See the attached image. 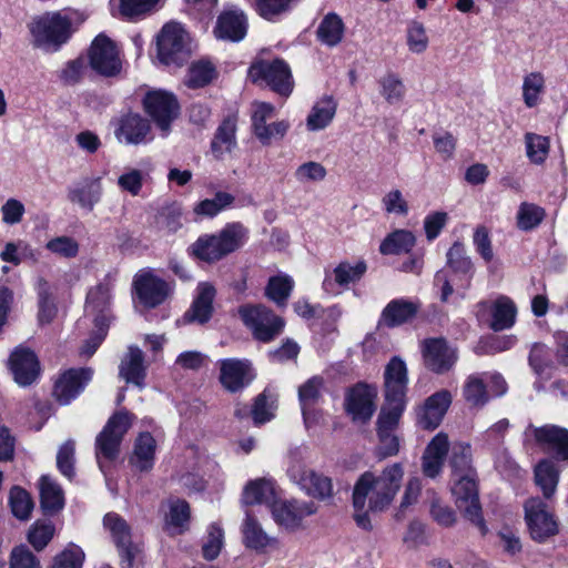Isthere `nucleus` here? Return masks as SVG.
Segmentation results:
<instances>
[{"mask_svg":"<svg viewBox=\"0 0 568 568\" xmlns=\"http://www.w3.org/2000/svg\"><path fill=\"white\" fill-rule=\"evenodd\" d=\"M33 43L48 51L58 50L72 34V21L60 12L36 17L29 24Z\"/></svg>","mask_w":568,"mask_h":568,"instance_id":"nucleus-4","label":"nucleus"},{"mask_svg":"<svg viewBox=\"0 0 568 568\" xmlns=\"http://www.w3.org/2000/svg\"><path fill=\"white\" fill-rule=\"evenodd\" d=\"M274 520L286 529L298 528L302 520L316 511L313 503L292 500H276L271 505Z\"/></svg>","mask_w":568,"mask_h":568,"instance_id":"nucleus-18","label":"nucleus"},{"mask_svg":"<svg viewBox=\"0 0 568 568\" xmlns=\"http://www.w3.org/2000/svg\"><path fill=\"white\" fill-rule=\"evenodd\" d=\"M87 71V60L79 57L74 60H70L59 71V79L65 85L78 84Z\"/></svg>","mask_w":568,"mask_h":568,"instance_id":"nucleus-60","label":"nucleus"},{"mask_svg":"<svg viewBox=\"0 0 568 568\" xmlns=\"http://www.w3.org/2000/svg\"><path fill=\"white\" fill-rule=\"evenodd\" d=\"M287 474L293 481L298 484L306 493L318 499H327L333 495L332 479L314 470L303 468L297 464L288 467Z\"/></svg>","mask_w":568,"mask_h":568,"instance_id":"nucleus-19","label":"nucleus"},{"mask_svg":"<svg viewBox=\"0 0 568 568\" xmlns=\"http://www.w3.org/2000/svg\"><path fill=\"white\" fill-rule=\"evenodd\" d=\"M463 275L462 273H450L445 270H440L435 274L434 284L440 288V300L442 302H447L449 296L456 292L460 295V297L466 296V292L471 286L469 283L466 287L462 286L463 284Z\"/></svg>","mask_w":568,"mask_h":568,"instance_id":"nucleus-42","label":"nucleus"},{"mask_svg":"<svg viewBox=\"0 0 568 568\" xmlns=\"http://www.w3.org/2000/svg\"><path fill=\"white\" fill-rule=\"evenodd\" d=\"M377 388L375 386L357 383L347 389L344 399L345 412L355 423H367L376 410Z\"/></svg>","mask_w":568,"mask_h":568,"instance_id":"nucleus-11","label":"nucleus"},{"mask_svg":"<svg viewBox=\"0 0 568 568\" xmlns=\"http://www.w3.org/2000/svg\"><path fill=\"white\" fill-rule=\"evenodd\" d=\"M10 371L20 386L31 385L40 375V363L33 351L18 346L9 357Z\"/></svg>","mask_w":568,"mask_h":568,"instance_id":"nucleus-15","label":"nucleus"},{"mask_svg":"<svg viewBox=\"0 0 568 568\" xmlns=\"http://www.w3.org/2000/svg\"><path fill=\"white\" fill-rule=\"evenodd\" d=\"M248 75L253 82L264 81L276 93L287 97L293 90V81L288 64L276 59L272 62L260 61L251 65Z\"/></svg>","mask_w":568,"mask_h":568,"instance_id":"nucleus-9","label":"nucleus"},{"mask_svg":"<svg viewBox=\"0 0 568 568\" xmlns=\"http://www.w3.org/2000/svg\"><path fill=\"white\" fill-rule=\"evenodd\" d=\"M133 287L140 302L148 307L162 304L170 294L169 284L150 270H142L134 276Z\"/></svg>","mask_w":568,"mask_h":568,"instance_id":"nucleus-14","label":"nucleus"},{"mask_svg":"<svg viewBox=\"0 0 568 568\" xmlns=\"http://www.w3.org/2000/svg\"><path fill=\"white\" fill-rule=\"evenodd\" d=\"M450 404L452 395L448 390L443 389L433 394L426 399L418 414V425L424 429H435L439 426Z\"/></svg>","mask_w":568,"mask_h":568,"instance_id":"nucleus-28","label":"nucleus"},{"mask_svg":"<svg viewBox=\"0 0 568 568\" xmlns=\"http://www.w3.org/2000/svg\"><path fill=\"white\" fill-rule=\"evenodd\" d=\"M143 105L155 125L163 132V135H168L171 123L180 113V104L176 98L166 91H151L144 97Z\"/></svg>","mask_w":568,"mask_h":568,"instance_id":"nucleus-10","label":"nucleus"},{"mask_svg":"<svg viewBox=\"0 0 568 568\" xmlns=\"http://www.w3.org/2000/svg\"><path fill=\"white\" fill-rule=\"evenodd\" d=\"M214 77V67L210 62L199 61L193 63L185 80L189 88L196 89L209 84Z\"/></svg>","mask_w":568,"mask_h":568,"instance_id":"nucleus-56","label":"nucleus"},{"mask_svg":"<svg viewBox=\"0 0 568 568\" xmlns=\"http://www.w3.org/2000/svg\"><path fill=\"white\" fill-rule=\"evenodd\" d=\"M9 505L12 514L19 519H28L33 508L30 495L23 488L14 486L10 490Z\"/></svg>","mask_w":568,"mask_h":568,"instance_id":"nucleus-54","label":"nucleus"},{"mask_svg":"<svg viewBox=\"0 0 568 568\" xmlns=\"http://www.w3.org/2000/svg\"><path fill=\"white\" fill-rule=\"evenodd\" d=\"M408 372L405 362L394 356L384 371V398L381 409L404 412L406 407V392Z\"/></svg>","mask_w":568,"mask_h":568,"instance_id":"nucleus-6","label":"nucleus"},{"mask_svg":"<svg viewBox=\"0 0 568 568\" xmlns=\"http://www.w3.org/2000/svg\"><path fill=\"white\" fill-rule=\"evenodd\" d=\"M255 375L247 359L226 358L220 361V382L225 389L235 393L246 387Z\"/></svg>","mask_w":568,"mask_h":568,"instance_id":"nucleus-17","label":"nucleus"},{"mask_svg":"<svg viewBox=\"0 0 568 568\" xmlns=\"http://www.w3.org/2000/svg\"><path fill=\"white\" fill-rule=\"evenodd\" d=\"M151 125L149 121L138 113H129L121 118L115 130V136L120 142L138 145L146 143L150 136Z\"/></svg>","mask_w":568,"mask_h":568,"instance_id":"nucleus-26","label":"nucleus"},{"mask_svg":"<svg viewBox=\"0 0 568 568\" xmlns=\"http://www.w3.org/2000/svg\"><path fill=\"white\" fill-rule=\"evenodd\" d=\"M119 376L128 384H133L141 389L144 387L146 367L144 365V354L138 346L131 345L128 347V352L119 366Z\"/></svg>","mask_w":568,"mask_h":568,"instance_id":"nucleus-29","label":"nucleus"},{"mask_svg":"<svg viewBox=\"0 0 568 568\" xmlns=\"http://www.w3.org/2000/svg\"><path fill=\"white\" fill-rule=\"evenodd\" d=\"M88 59L91 69L102 77H114L122 68L115 44L104 34L95 37L89 49Z\"/></svg>","mask_w":568,"mask_h":568,"instance_id":"nucleus-12","label":"nucleus"},{"mask_svg":"<svg viewBox=\"0 0 568 568\" xmlns=\"http://www.w3.org/2000/svg\"><path fill=\"white\" fill-rule=\"evenodd\" d=\"M156 443L150 433H142L135 440L130 464L140 471H149L154 465Z\"/></svg>","mask_w":568,"mask_h":568,"instance_id":"nucleus-34","label":"nucleus"},{"mask_svg":"<svg viewBox=\"0 0 568 568\" xmlns=\"http://www.w3.org/2000/svg\"><path fill=\"white\" fill-rule=\"evenodd\" d=\"M534 436L537 443L555 454L557 460L568 463V429L556 425H545L534 428Z\"/></svg>","mask_w":568,"mask_h":568,"instance_id":"nucleus-27","label":"nucleus"},{"mask_svg":"<svg viewBox=\"0 0 568 568\" xmlns=\"http://www.w3.org/2000/svg\"><path fill=\"white\" fill-rule=\"evenodd\" d=\"M404 412L381 409L376 425L378 445L376 457L379 460L398 455L400 448L399 437L395 430Z\"/></svg>","mask_w":568,"mask_h":568,"instance_id":"nucleus-13","label":"nucleus"},{"mask_svg":"<svg viewBox=\"0 0 568 568\" xmlns=\"http://www.w3.org/2000/svg\"><path fill=\"white\" fill-rule=\"evenodd\" d=\"M92 368H70L65 371L54 384L53 395L61 405H68L74 399L91 381Z\"/></svg>","mask_w":568,"mask_h":568,"instance_id":"nucleus-16","label":"nucleus"},{"mask_svg":"<svg viewBox=\"0 0 568 568\" xmlns=\"http://www.w3.org/2000/svg\"><path fill=\"white\" fill-rule=\"evenodd\" d=\"M423 355L426 367L438 374L449 371L457 359L455 349L443 338L426 341Z\"/></svg>","mask_w":568,"mask_h":568,"instance_id":"nucleus-24","label":"nucleus"},{"mask_svg":"<svg viewBox=\"0 0 568 568\" xmlns=\"http://www.w3.org/2000/svg\"><path fill=\"white\" fill-rule=\"evenodd\" d=\"M45 248L51 253L62 257L72 258L79 253V244L69 236H57L45 244Z\"/></svg>","mask_w":568,"mask_h":568,"instance_id":"nucleus-64","label":"nucleus"},{"mask_svg":"<svg viewBox=\"0 0 568 568\" xmlns=\"http://www.w3.org/2000/svg\"><path fill=\"white\" fill-rule=\"evenodd\" d=\"M112 290L113 278L111 275H106L103 282L88 292L85 311L95 314V316H105L104 312L110 306Z\"/></svg>","mask_w":568,"mask_h":568,"instance_id":"nucleus-36","label":"nucleus"},{"mask_svg":"<svg viewBox=\"0 0 568 568\" xmlns=\"http://www.w3.org/2000/svg\"><path fill=\"white\" fill-rule=\"evenodd\" d=\"M247 235L248 231L242 223H229L216 234L200 236L191 250L202 261L216 262L243 246Z\"/></svg>","mask_w":568,"mask_h":568,"instance_id":"nucleus-2","label":"nucleus"},{"mask_svg":"<svg viewBox=\"0 0 568 568\" xmlns=\"http://www.w3.org/2000/svg\"><path fill=\"white\" fill-rule=\"evenodd\" d=\"M535 481L545 498H551L559 481V469L549 459H542L535 467Z\"/></svg>","mask_w":568,"mask_h":568,"instance_id":"nucleus-40","label":"nucleus"},{"mask_svg":"<svg viewBox=\"0 0 568 568\" xmlns=\"http://www.w3.org/2000/svg\"><path fill=\"white\" fill-rule=\"evenodd\" d=\"M323 386L324 379L321 376H313L298 388V400L306 424L310 422L311 409L321 398Z\"/></svg>","mask_w":568,"mask_h":568,"instance_id":"nucleus-39","label":"nucleus"},{"mask_svg":"<svg viewBox=\"0 0 568 568\" xmlns=\"http://www.w3.org/2000/svg\"><path fill=\"white\" fill-rule=\"evenodd\" d=\"M545 212L541 207L531 203H521L517 212V226L523 231H529L538 226Z\"/></svg>","mask_w":568,"mask_h":568,"instance_id":"nucleus-58","label":"nucleus"},{"mask_svg":"<svg viewBox=\"0 0 568 568\" xmlns=\"http://www.w3.org/2000/svg\"><path fill=\"white\" fill-rule=\"evenodd\" d=\"M420 304L417 301L405 298L392 300L383 310L381 321L387 327L400 326L412 321L419 311Z\"/></svg>","mask_w":568,"mask_h":568,"instance_id":"nucleus-30","label":"nucleus"},{"mask_svg":"<svg viewBox=\"0 0 568 568\" xmlns=\"http://www.w3.org/2000/svg\"><path fill=\"white\" fill-rule=\"evenodd\" d=\"M273 501H275V488L272 480L257 478L245 485L242 494L244 505L273 504Z\"/></svg>","mask_w":568,"mask_h":568,"instance_id":"nucleus-37","label":"nucleus"},{"mask_svg":"<svg viewBox=\"0 0 568 568\" xmlns=\"http://www.w3.org/2000/svg\"><path fill=\"white\" fill-rule=\"evenodd\" d=\"M344 22L336 13H327L321 21L316 34L318 40L327 47L337 45L344 36Z\"/></svg>","mask_w":568,"mask_h":568,"instance_id":"nucleus-41","label":"nucleus"},{"mask_svg":"<svg viewBox=\"0 0 568 568\" xmlns=\"http://www.w3.org/2000/svg\"><path fill=\"white\" fill-rule=\"evenodd\" d=\"M216 295L215 287L209 282H201L196 287V295L190 308L183 315V322L186 324L207 323L213 314V301Z\"/></svg>","mask_w":568,"mask_h":568,"instance_id":"nucleus-22","label":"nucleus"},{"mask_svg":"<svg viewBox=\"0 0 568 568\" xmlns=\"http://www.w3.org/2000/svg\"><path fill=\"white\" fill-rule=\"evenodd\" d=\"M463 396L469 405L475 407H481L488 402V392L479 375L474 374L467 377L463 387Z\"/></svg>","mask_w":568,"mask_h":568,"instance_id":"nucleus-47","label":"nucleus"},{"mask_svg":"<svg viewBox=\"0 0 568 568\" xmlns=\"http://www.w3.org/2000/svg\"><path fill=\"white\" fill-rule=\"evenodd\" d=\"M40 504L45 514H55L64 507V493L50 476L43 475L39 480Z\"/></svg>","mask_w":568,"mask_h":568,"instance_id":"nucleus-33","label":"nucleus"},{"mask_svg":"<svg viewBox=\"0 0 568 568\" xmlns=\"http://www.w3.org/2000/svg\"><path fill=\"white\" fill-rule=\"evenodd\" d=\"M454 484L452 494L455 497L456 506L464 513V516L485 530V523L481 516V507L478 497L477 474H460L453 476Z\"/></svg>","mask_w":568,"mask_h":568,"instance_id":"nucleus-8","label":"nucleus"},{"mask_svg":"<svg viewBox=\"0 0 568 568\" xmlns=\"http://www.w3.org/2000/svg\"><path fill=\"white\" fill-rule=\"evenodd\" d=\"M239 315L253 337L262 343L274 341L284 329V320L265 305H242Z\"/></svg>","mask_w":568,"mask_h":568,"instance_id":"nucleus-5","label":"nucleus"},{"mask_svg":"<svg viewBox=\"0 0 568 568\" xmlns=\"http://www.w3.org/2000/svg\"><path fill=\"white\" fill-rule=\"evenodd\" d=\"M367 270L366 263L361 261L355 265L348 262L339 263L331 273H326L323 288L329 294H339L348 288L349 284L358 282Z\"/></svg>","mask_w":568,"mask_h":568,"instance_id":"nucleus-20","label":"nucleus"},{"mask_svg":"<svg viewBox=\"0 0 568 568\" xmlns=\"http://www.w3.org/2000/svg\"><path fill=\"white\" fill-rule=\"evenodd\" d=\"M235 197L227 192H217L213 199L199 202L193 212L200 217H214L226 207L231 206Z\"/></svg>","mask_w":568,"mask_h":568,"instance_id":"nucleus-45","label":"nucleus"},{"mask_svg":"<svg viewBox=\"0 0 568 568\" xmlns=\"http://www.w3.org/2000/svg\"><path fill=\"white\" fill-rule=\"evenodd\" d=\"M103 195L102 180L99 176L81 179L68 190V199L79 207L92 212Z\"/></svg>","mask_w":568,"mask_h":568,"instance_id":"nucleus-23","label":"nucleus"},{"mask_svg":"<svg viewBox=\"0 0 568 568\" xmlns=\"http://www.w3.org/2000/svg\"><path fill=\"white\" fill-rule=\"evenodd\" d=\"M295 0H256L257 12L266 20H275L290 10Z\"/></svg>","mask_w":568,"mask_h":568,"instance_id":"nucleus-62","label":"nucleus"},{"mask_svg":"<svg viewBox=\"0 0 568 568\" xmlns=\"http://www.w3.org/2000/svg\"><path fill=\"white\" fill-rule=\"evenodd\" d=\"M381 95L388 104L400 103L406 95V87L395 73H387L378 80Z\"/></svg>","mask_w":568,"mask_h":568,"instance_id":"nucleus-46","label":"nucleus"},{"mask_svg":"<svg viewBox=\"0 0 568 568\" xmlns=\"http://www.w3.org/2000/svg\"><path fill=\"white\" fill-rule=\"evenodd\" d=\"M133 415L125 409L115 412L95 438V458L99 468L105 473V462L112 463L120 454L124 435L133 422Z\"/></svg>","mask_w":568,"mask_h":568,"instance_id":"nucleus-3","label":"nucleus"},{"mask_svg":"<svg viewBox=\"0 0 568 568\" xmlns=\"http://www.w3.org/2000/svg\"><path fill=\"white\" fill-rule=\"evenodd\" d=\"M37 292L39 298V321L41 323H50L57 314V308L51 298L50 285L42 277L37 282Z\"/></svg>","mask_w":568,"mask_h":568,"instance_id":"nucleus-53","label":"nucleus"},{"mask_svg":"<svg viewBox=\"0 0 568 568\" xmlns=\"http://www.w3.org/2000/svg\"><path fill=\"white\" fill-rule=\"evenodd\" d=\"M524 509L525 520L530 532H557V520L540 498H529L526 500Z\"/></svg>","mask_w":568,"mask_h":568,"instance_id":"nucleus-25","label":"nucleus"},{"mask_svg":"<svg viewBox=\"0 0 568 568\" xmlns=\"http://www.w3.org/2000/svg\"><path fill=\"white\" fill-rule=\"evenodd\" d=\"M237 118L227 115L217 126L211 142V152L215 159H222L224 154L232 152L236 145Z\"/></svg>","mask_w":568,"mask_h":568,"instance_id":"nucleus-31","label":"nucleus"},{"mask_svg":"<svg viewBox=\"0 0 568 568\" xmlns=\"http://www.w3.org/2000/svg\"><path fill=\"white\" fill-rule=\"evenodd\" d=\"M404 478V466L393 463L383 468L379 475L373 471L363 473L353 488V506L357 511L366 509L377 513L386 510L398 494ZM359 528H368L366 513L355 516Z\"/></svg>","mask_w":568,"mask_h":568,"instance_id":"nucleus-1","label":"nucleus"},{"mask_svg":"<svg viewBox=\"0 0 568 568\" xmlns=\"http://www.w3.org/2000/svg\"><path fill=\"white\" fill-rule=\"evenodd\" d=\"M337 110V102L332 95H324L312 108L306 118L308 131H320L327 128Z\"/></svg>","mask_w":568,"mask_h":568,"instance_id":"nucleus-32","label":"nucleus"},{"mask_svg":"<svg viewBox=\"0 0 568 568\" xmlns=\"http://www.w3.org/2000/svg\"><path fill=\"white\" fill-rule=\"evenodd\" d=\"M247 26L245 13L237 8H233L223 11L217 17L213 32L220 40L239 42L245 38Z\"/></svg>","mask_w":568,"mask_h":568,"instance_id":"nucleus-21","label":"nucleus"},{"mask_svg":"<svg viewBox=\"0 0 568 568\" xmlns=\"http://www.w3.org/2000/svg\"><path fill=\"white\" fill-rule=\"evenodd\" d=\"M493 321L490 327L495 331L510 328L515 324L517 308L507 296H499L491 306Z\"/></svg>","mask_w":568,"mask_h":568,"instance_id":"nucleus-38","label":"nucleus"},{"mask_svg":"<svg viewBox=\"0 0 568 568\" xmlns=\"http://www.w3.org/2000/svg\"><path fill=\"white\" fill-rule=\"evenodd\" d=\"M446 257V271L450 273H462L464 277L462 278V286L464 287L471 283L474 276V265L470 257L466 255L464 245L459 242H455L448 250Z\"/></svg>","mask_w":568,"mask_h":568,"instance_id":"nucleus-35","label":"nucleus"},{"mask_svg":"<svg viewBox=\"0 0 568 568\" xmlns=\"http://www.w3.org/2000/svg\"><path fill=\"white\" fill-rule=\"evenodd\" d=\"M526 155L534 164H542L549 153V140L546 136L528 132L525 134Z\"/></svg>","mask_w":568,"mask_h":568,"instance_id":"nucleus-50","label":"nucleus"},{"mask_svg":"<svg viewBox=\"0 0 568 568\" xmlns=\"http://www.w3.org/2000/svg\"><path fill=\"white\" fill-rule=\"evenodd\" d=\"M545 89V78L540 72H531L524 78L523 98L528 108L538 104L539 94Z\"/></svg>","mask_w":568,"mask_h":568,"instance_id":"nucleus-55","label":"nucleus"},{"mask_svg":"<svg viewBox=\"0 0 568 568\" xmlns=\"http://www.w3.org/2000/svg\"><path fill=\"white\" fill-rule=\"evenodd\" d=\"M415 243V235L410 231L396 230L382 242L379 251L384 255L407 253Z\"/></svg>","mask_w":568,"mask_h":568,"instance_id":"nucleus-44","label":"nucleus"},{"mask_svg":"<svg viewBox=\"0 0 568 568\" xmlns=\"http://www.w3.org/2000/svg\"><path fill=\"white\" fill-rule=\"evenodd\" d=\"M85 555L81 547L69 544L54 557L51 568H82Z\"/></svg>","mask_w":568,"mask_h":568,"instance_id":"nucleus-59","label":"nucleus"},{"mask_svg":"<svg viewBox=\"0 0 568 568\" xmlns=\"http://www.w3.org/2000/svg\"><path fill=\"white\" fill-rule=\"evenodd\" d=\"M294 287L293 278L287 274L270 277L265 287V295L278 306H285Z\"/></svg>","mask_w":568,"mask_h":568,"instance_id":"nucleus-43","label":"nucleus"},{"mask_svg":"<svg viewBox=\"0 0 568 568\" xmlns=\"http://www.w3.org/2000/svg\"><path fill=\"white\" fill-rule=\"evenodd\" d=\"M430 498L429 513L432 518L443 528H450L456 519V513L448 505H445L437 497L434 490H427Z\"/></svg>","mask_w":568,"mask_h":568,"instance_id":"nucleus-52","label":"nucleus"},{"mask_svg":"<svg viewBox=\"0 0 568 568\" xmlns=\"http://www.w3.org/2000/svg\"><path fill=\"white\" fill-rule=\"evenodd\" d=\"M406 41L409 51L413 53H423L428 47V37L425 27L418 21H412L406 32Z\"/></svg>","mask_w":568,"mask_h":568,"instance_id":"nucleus-61","label":"nucleus"},{"mask_svg":"<svg viewBox=\"0 0 568 568\" xmlns=\"http://www.w3.org/2000/svg\"><path fill=\"white\" fill-rule=\"evenodd\" d=\"M450 466L453 476L476 473L471 466V447L469 444L458 443L453 446Z\"/></svg>","mask_w":568,"mask_h":568,"instance_id":"nucleus-51","label":"nucleus"},{"mask_svg":"<svg viewBox=\"0 0 568 568\" xmlns=\"http://www.w3.org/2000/svg\"><path fill=\"white\" fill-rule=\"evenodd\" d=\"M114 542L121 556L122 568H132L141 558L142 546L132 540V535H115Z\"/></svg>","mask_w":568,"mask_h":568,"instance_id":"nucleus-49","label":"nucleus"},{"mask_svg":"<svg viewBox=\"0 0 568 568\" xmlns=\"http://www.w3.org/2000/svg\"><path fill=\"white\" fill-rule=\"evenodd\" d=\"M168 513L165 514V524L169 527L187 529L191 518V509L187 501L183 499H170L168 503Z\"/></svg>","mask_w":568,"mask_h":568,"instance_id":"nucleus-48","label":"nucleus"},{"mask_svg":"<svg viewBox=\"0 0 568 568\" xmlns=\"http://www.w3.org/2000/svg\"><path fill=\"white\" fill-rule=\"evenodd\" d=\"M423 489V484L420 478L418 477H410L404 488V494L400 499L399 508L396 514V517L399 518L406 509H408L410 506L415 505L420 496Z\"/></svg>","mask_w":568,"mask_h":568,"instance_id":"nucleus-63","label":"nucleus"},{"mask_svg":"<svg viewBox=\"0 0 568 568\" xmlns=\"http://www.w3.org/2000/svg\"><path fill=\"white\" fill-rule=\"evenodd\" d=\"M189 36L179 23L165 24L158 36V58L165 65H182L190 57Z\"/></svg>","mask_w":568,"mask_h":568,"instance_id":"nucleus-7","label":"nucleus"},{"mask_svg":"<svg viewBox=\"0 0 568 568\" xmlns=\"http://www.w3.org/2000/svg\"><path fill=\"white\" fill-rule=\"evenodd\" d=\"M74 463L75 443L74 440L69 439L63 445H61L58 450L57 467L64 477L72 479L75 475Z\"/></svg>","mask_w":568,"mask_h":568,"instance_id":"nucleus-57","label":"nucleus"}]
</instances>
